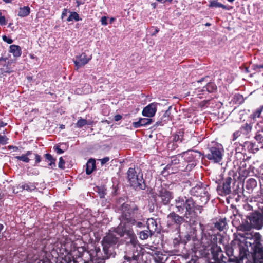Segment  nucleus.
<instances>
[{
	"mask_svg": "<svg viewBox=\"0 0 263 263\" xmlns=\"http://www.w3.org/2000/svg\"><path fill=\"white\" fill-rule=\"evenodd\" d=\"M22 190H25L28 191H32L36 189V186L34 183H28L22 185Z\"/></svg>",
	"mask_w": 263,
	"mask_h": 263,
	"instance_id": "aec40b11",
	"label": "nucleus"
},
{
	"mask_svg": "<svg viewBox=\"0 0 263 263\" xmlns=\"http://www.w3.org/2000/svg\"><path fill=\"white\" fill-rule=\"evenodd\" d=\"M91 58V55L88 57L85 53H82L77 56L73 62L77 68L79 69L87 64Z\"/></svg>",
	"mask_w": 263,
	"mask_h": 263,
	"instance_id": "423d86ee",
	"label": "nucleus"
},
{
	"mask_svg": "<svg viewBox=\"0 0 263 263\" xmlns=\"http://www.w3.org/2000/svg\"><path fill=\"white\" fill-rule=\"evenodd\" d=\"M87 124V120L82 118H80L76 124L78 128H81Z\"/></svg>",
	"mask_w": 263,
	"mask_h": 263,
	"instance_id": "4be33fe9",
	"label": "nucleus"
},
{
	"mask_svg": "<svg viewBox=\"0 0 263 263\" xmlns=\"http://www.w3.org/2000/svg\"><path fill=\"white\" fill-rule=\"evenodd\" d=\"M159 32V29L158 28L155 29V32H154L152 35H155L156 33H157Z\"/></svg>",
	"mask_w": 263,
	"mask_h": 263,
	"instance_id": "c03bdc74",
	"label": "nucleus"
},
{
	"mask_svg": "<svg viewBox=\"0 0 263 263\" xmlns=\"http://www.w3.org/2000/svg\"><path fill=\"white\" fill-rule=\"evenodd\" d=\"M159 104L158 103H152L145 107L142 110V115L147 117H153L155 116L157 105Z\"/></svg>",
	"mask_w": 263,
	"mask_h": 263,
	"instance_id": "0eeeda50",
	"label": "nucleus"
},
{
	"mask_svg": "<svg viewBox=\"0 0 263 263\" xmlns=\"http://www.w3.org/2000/svg\"><path fill=\"white\" fill-rule=\"evenodd\" d=\"M128 178L131 186L142 189L144 186L141 176L137 175L134 168H129L127 172Z\"/></svg>",
	"mask_w": 263,
	"mask_h": 263,
	"instance_id": "f257e3e1",
	"label": "nucleus"
},
{
	"mask_svg": "<svg viewBox=\"0 0 263 263\" xmlns=\"http://www.w3.org/2000/svg\"><path fill=\"white\" fill-rule=\"evenodd\" d=\"M8 138L5 136L0 135V144H5L7 143Z\"/></svg>",
	"mask_w": 263,
	"mask_h": 263,
	"instance_id": "a878e982",
	"label": "nucleus"
},
{
	"mask_svg": "<svg viewBox=\"0 0 263 263\" xmlns=\"http://www.w3.org/2000/svg\"><path fill=\"white\" fill-rule=\"evenodd\" d=\"M65 161L63 159L62 157H60L59 159V162L58 164L59 167L62 169L64 168Z\"/></svg>",
	"mask_w": 263,
	"mask_h": 263,
	"instance_id": "c85d7f7f",
	"label": "nucleus"
},
{
	"mask_svg": "<svg viewBox=\"0 0 263 263\" xmlns=\"http://www.w3.org/2000/svg\"><path fill=\"white\" fill-rule=\"evenodd\" d=\"M185 205V201L183 199L179 198L176 200V206L178 209V211L182 213L184 210Z\"/></svg>",
	"mask_w": 263,
	"mask_h": 263,
	"instance_id": "dca6fc26",
	"label": "nucleus"
},
{
	"mask_svg": "<svg viewBox=\"0 0 263 263\" xmlns=\"http://www.w3.org/2000/svg\"><path fill=\"white\" fill-rule=\"evenodd\" d=\"M61 127V128H62V129L64 128V125H62L61 126V127Z\"/></svg>",
	"mask_w": 263,
	"mask_h": 263,
	"instance_id": "603ef678",
	"label": "nucleus"
},
{
	"mask_svg": "<svg viewBox=\"0 0 263 263\" xmlns=\"http://www.w3.org/2000/svg\"><path fill=\"white\" fill-rule=\"evenodd\" d=\"M181 159L180 155L172 157L170 163L168 164L162 171V174L165 176L168 174L175 173L177 171V168L175 165L178 164Z\"/></svg>",
	"mask_w": 263,
	"mask_h": 263,
	"instance_id": "f03ea898",
	"label": "nucleus"
},
{
	"mask_svg": "<svg viewBox=\"0 0 263 263\" xmlns=\"http://www.w3.org/2000/svg\"><path fill=\"white\" fill-rule=\"evenodd\" d=\"M109 160H110V159L108 157L102 158V159H100L101 163L102 165H104L106 163H107L108 161H109Z\"/></svg>",
	"mask_w": 263,
	"mask_h": 263,
	"instance_id": "7c9ffc66",
	"label": "nucleus"
},
{
	"mask_svg": "<svg viewBox=\"0 0 263 263\" xmlns=\"http://www.w3.org/2000/svg\"><path fill=\"white\" fill-rule=\"evenodd\" d=\"M249 181H250L251 183H252V184H255V183H256V181H255V179H250V180H249Z\"/></svg>",
	"mask_w": 263,
	"mask_h": 263,
	"instance_id": "37998d69",
	"label": "nucleus"
},
{
	"mask_svg": "<svg viewBox=\"0 0 263 263\" xmlns=\"http://www.w3.org/2000/svg\"><path fill=\"white\" fill-rule=\"evenodd\" d=\"M258 67L260 68H263V64L262 65H259Z\"/></svg>",
	"mask_w": 263,
	"mask_h": 263,
	"instance_id": "8fccbe9b",
	"label": "nucleus"
},
{
	"mask_svg": "<svg viewBox=\"0 0 263 263\" xmlns=\"http://www.w3.org/2000/svg\"><path fill=\"white\" fill-rule=\"evenodd\" d=\"M174 140L175 141H178L179 140V136L178 135L175 136Z\"/></svg>",
	"mask_w": 263,
	"mask_h": 263,
	"instance_id": "79ce46f5",
	"label": "nucleus"
},
{
	"mask_svg": "<svg viewBox=\"0 0 263 263\" xmlns=\"http://www.w3.org/2000/svg\"><path fill=\"white\" fill-rule=\"evenodd\" d=\"M226 222L223 220H221L215 223V227L220 231H222L226 227Z\"/></svg>",
	"mask_w": 263,
	"mask_h": 263,
	"instance_id": "5701e85b",
	"label": "nucleus"
},
{
	"mask_svg": "<svg viewBox=\"0 0 263 263\" xmlns=\"http://www.w3.org/2000/svg\"><path fill=\"white\" fill-rule=\"evenodd\" d=\"M206 89L209 91H213L216 89V86L212 83H209L206 85Z\"/></svg>",
	"mask_w": 263,
	"mask_h": 263,
	"instance_id": "bb28decb",
	"label": "nucleus"
},
{
	"mask_svg": "<svg viewBox=\"0 0 263 263\" xmlns=\"http://www.w3.org/2000/svg\"><path fill=\"white\" fill-rule=\"evenodd\" d=\"M31 154V151H27L25 154H23L21 156H16L15 158L18 160L22 161L24 162L28 163L29 162V159L28 156Z\"/></svg>",
	"mask_w": 263,
	"mask_h": 263,
	"instance_id": "6ab92c4d",
	"label": "nucleus"
},
{
	"mask_svg": "<svg viewBox=\"0 0 263 263\" xmlns=\"http://www.w3.org/2000/svg\"><path fill=\"white\" fill-rule=\"evenodd\" d=\"M160 197L164 204L168 203L173 197L171 193L165 190L161 191Z\"/></svg>",
	"mask_w": 263,
	"mask_h": 263,
	"instance_id": "1a4fd4ad",
	"label": "nucleus"
},
{
	"mask_svg": "<svg viewBox=\"0 0 263 263\" xmlns=\"http://www.w3.org/2000/svg\"><path fill=\"white\" fill-rule=\"evenodd\" d=\"M35 159L36 163H39L41 160V156L37 154L35 155Z\"/></svg>",
	"mask_w": 263,
	"mask_h": 263,
	"instance_id": "f704fd0d",
	"label": "nucleus"
},
{
	"mask_svg": "<svg viewBox=\"0 0 263 263\" xmlns=\"http://www.w3.org/2000/svg\"><path fill=\"white\" fill-rule=\"evenodd\" d=\"M107 17L106 16H103L101 17V22L102 25L104 26H106L107 25Z\"/></svg>",
	"mask_w": 263,
	"mask_h": 263,
	"instance_id": "2f4dec72",
	"label": "nucleus"
},
{
	"mask_svg": "<svg viewBox=\"0 0 263 263\" xmlns=\"http://www.w3.org/2000/svg\"><path fill=\"white\" fill-rule=\"evenodd\" d=\"M133 221H134V222H133V223H132V224H134V222H135V220H133Z\"/></svg>",
	"mask_w": 263,
	"mask_h": 263,
	"instance_id": "4d7b16f0",
	"label": "nucleus"
},
{
	"mask_svg": "<svg viewBox=\"0 0 263 263\" xmlns=\"http://www.w3.org/2000/svg\"><path fill=\"white\" fill-rule=\"evenodd\" d=\"M147 227L150 234L152 235L157 229V224L156 220L153 218L148 219L147 221Z\"/></svg>",
	"mask_w": 263,
	"mask_h": 263,
	"instance_id": "9d476101",
	"label": "nucleus"
},
{
	"mask_svg": "<svg viewBox=\"0 0 263 263\" xmlns=\"http://www.w3.org/2000/svg\"><path fill=\"white\" fill-rule=\"evenodd\" d=\"M169 111L168 110H166L164 114V118H166L167 119L168 118Z\"/></svg>",
	"mask_w": 263,
	"mask_h": 263,
	"instance_id": "a19ab883",
	"label": "nucleus"
},
{
	"mask_svg": "<svg viewBox=\"0 0 263 263\" xmlns=\"http://www.w3.org/2000/svg\"><path fill=\"white\" fill-rule=\"evenodd\" d=\"M180 155L181 159H183L186 162H191L195 158L194 152L191 151L183 152Z\"/></svg>",
	"mask_w": 263,
	"mask_h": 263,
	"instance_id": "9b49d317",
	"label": "nucleus"
},
{
	"mask_svg": "<svg viewBox=\"0 0 263 263\" xmlns=\"http://www.w3.org/2000/svg\"><path fill=\"white\" fill-rule=\"evenodd\" d=\"M55 150L57 151V153L59 154H62L64 152V151L62 150L58 146L55 147Z\"/></svg>",
	"mask_w": 263,
	"mask_h": 263,
	"instance_id": "e433bc0d",
	"label": "nucleus"
},
{
	"mask_svg": "<svg viewBox=\"0 0 263 263\" xmlns=\"http://www.w3.org/2000/svg\"><path fill=\"white\" fill-rule=\"evenodd\" d=\"M209 7H220V8H223V9L229 10V8L227 6H225L216 1H210Z\"/></svg>",
	"mask_w": 263,
	"mask_h": 263,
	"instance_id": "a211bd4d",
	"label": "nucleus"
},
{
	"mask_svg": "<svg viewBox=\"0 0 263 263\" xmlns=\"http://www.w3.org/2000/svg\"><path fill=\"white\" fill-rule=\"evenodd\" d=\"M152 7H153V8H154V9H155V8H156V3H152Z\"/></svg>",
	"mask_w": 263,
	"mask_h": 263,
	"instance_id": "de8ad7c7",
	"label": "nucleus"
},
{
	"mask_svg": "<svg viewBox=\"0 0 263 263\" xmlns=\"http://www.w3.org/2000/svg\"><path fill=\"white\" fill-rule=\"evenodd\" d=\"M157 2L164 4L165 3L168 2L170 3L172 2L173 0H156Z\"/></svg>",
	"mask_w": 263,
	"mask_h": 263,
	"instance_id": "58836bf2",
	"label": "nucleus"
},
{
	"mask_svg": "<svg viewBox=\"0 0 263 263\" xmlns=\"http://www.w3.org/2000/svg\"><path fill=\"white\" fill-rule=\"evenodd\" d=\"M117 242V238L112 233L105 236L102 240L103 250L105 254H107L109 248Z\"/></svg>",
	"mask_w": 263,
	"mask_h": 263,
	"instance_id": "7ed1b4c3",
	"label": "nucleus"
},
{
	"mask_svg": "<svg viewBox=\"0 0 263 263\" xmlns=\"http://www.w3.org/2000/svg\"><path fill=\"white\" fill-rule=\"evenodd\" d=\"M73 20H74L76 21H78L80 20L79 14L76 12H71L70 15L67 19V21L68 22H70L72 21Z\"/></svg>",
	"mask_w": 263,
	"mask_h": 263,
	"instance_id": "412c9836",
	"label": "nucleus"
},
{
	"mask_svg": "<svg viewBox=\"0 0 263 263\" xmlns=\"http://www.w3.org/2000/svg\"><path fill=\"white\" fill-rule=\"evenodd\" d=\"M121 118L122 117L120 115H118L115 116V121H118L120 120L121 119Z\"/></svg>",
	"mask_w": 263,
	"mask_h": 263,
	"instance_id": "ea45409f",
	"label": "nucleus"
},
{
	"mask_svg": "<svg viewBox=\"0 0 263 263\" xmlns=\"http://www.w3.org/2000/svg\"><path fill=\"white\" fill-rule=\"evenodd\" d=\"M236 134H237L236 133H234V135L235 136H236Z\"/></svg>",
	"mask_w": 263,
	"mask_h": 263,
	"instance_id": "5fc2aeb1",
	"label": "nucleus"
},
{
	"mask_svg": "<svg viewBox=\"0 0 263 263\" xmlns=\"http://www.w3.org/2000/svg\"><path fill=\"white\" fill-rule=\"evenodd\" d=\"M3 1L6 3H11L12 1V0H3Z\"/></svg>",
	"mask_w": 263,
	"mask_h": 263,
	"instance_id": "a18cd8bd",
	"label": "nucleus"
},
{
	"mask_svg": "<svg viewBox=\"0 0 263 263\" xmlns=\"http://www.w3.org/2000/svg\"><path fill=\"white\" fill-rule=\"evenodd\" d=\"M222 149L212 147L210 149V153L206 155V157L214 163L219 162L222 158Z\"/></svg>",
	"mask_w": 263,
	"mask_h": 263,
	"instance_id": "39448f33",
	"label": "nucleus"
},
{
	"mask_svg": "<svg viewBox=\"0 0 263 263\" xmlns=\"http://www.w3.org/2000/svg\"><path fill=\"white\" fill-rule=\"evenodd\" d=\"M168 218L172 221L176 223H180L183 221V218L179 216L174 213H172L167 216Z\"/></svg>",
	"mask_w": 263,
	"mask_h": 263,
	"instance_id": "2eb2a0df",
	"label": "nucleus"
},
{
	"mask_svg": "<svg viewBox=\"0 0 263 263\" xmlns=\"http://www.w3.org/2000/svg\"><path fill=\"white\" fill-rule=\"evenodd\" d=\"M252 228L259 230L263 226V217L258 213H252L249 218Z\"/></svg>",
	"mask_w": 263,
	"mask_h": 263,
	"instance_id": "20e7f679",
	"label": "nucleus"
},
{
	"mask_svg": "<svg viewBox=\"0 0 263 263\" xmlns=\"http://www.w3.org/2000/svg\"><path fill=\"white\" fill-rule=\"evenodd\" d=\"M125 259L126 261H125L124 263H137V261L135 259L131 260L129 258H125Z\"/></svg>",
	"mask_w": 263,
	"mask_h": 263,
	"instance_id": "72a5a7b5",
	"label": "nucleus"
},
{
	"mask_svg": "<svg viewBox=\"0 0 263 263\" xmlns=\"http://www.w3.org/2000/svg\"><path fill=\"white\" fill-rule=\"evenodd\" d=\"M10 52L16 57H20L22 53L20 47L15 45H12L10 46Z\"/></svg>",
	"mask_w": 263,
	"mask_h": 263,
	"instance_id": "4468645a",
	"label": "nucleus"
},
{
	"mask_svg": "<svg viewBox=\"0 0 263 263\" xmlns=\"http://www.w3.org/2000/svg\"><path fill=\"white\" fill-rule=\"evenodd\" d=\"M30 8L28 6H24L20 8L18 15L20 17H25L30 13Z\"/></svg>",
	"mask_w": 263,
	"mask_h": 263,
	"instance_id": "f3484780",
	"label": "nucleus"
},
{
	"mask_svg": "<svg viewBox=\"0 0 263 263\" xmlns=\"http://www.w3.org/2000/svg\"><path fill=\"white\" fill-rule=\"evenodd\" d=\"M140 238L142 240L146 239L148 237V234L145 231H142L140 233Z\"/></svg>",
	"mask_w": 263,
	"mask_h": 263,
	"instance_id": "393cba45",
	"label": "nucleus"
},
{
	"mask_svg": "<svg viewBox=\"0 0 263 263\" xmlns=\"http://www.w3.org/2000/svg\"><path fill=\"white\" fill-rule=\"evenodd\" d=\"M68 10L66 9H64L62 13V18H63L65 16H66L67 14Z\"/></svg>",
	"mask_w": 263,
	"mask_h": 263,
	"instance_id": "4c0bfd02",
	"label": "nucleus"
},
{
	"mask_svg": "<svg viewBox=\"0 0 263 263\" xmlns=\"http://www.w3.org/2000/svg\"><path fill=\"white\" fill-rule=\"evenodd\" d=\"M6 20L4 16L0 15V24L2 25L6 24Z\"/></svg>",
	"mask_w": 263,
	"mask_h": 263,
	"instance_id": "473e14b6",
	"label": "nucleus"
},
{
	"mask_svg": "<svg viewBox=\"0 0 263 263\" xmlns=\"http://www.w3.org/2000/svg\"><path fill=\"white\" fill-rule=\"evenodd\" d=\"M236 134H237L236 133H234V135L235 136H236Z\"/></svg>",
	"mask_w": 263,
	"mask_h": 263,
	"instance_id": "6e6d98bb",
	"label": "nucleus"
},
{
	"mask_svg": "<svg viewBox=\"0 0 263 263\" xmlns=\"http://www.w3.org/2000/svg\"><path fill=\"white\" fill-rule=\"evenodd\" d=\"M261 109H258L257 110L255 113H254V117H259L260 114L261 112Z\"/></svg>",
	"mask_w": 263,
	"mask_h": 263,
	"instance_id": "c9c22d12",
	"label": "nucleus"
},
{
	"mask_svg": "<svg viewBox=\"0 0 263 263\" xmlns=\"http://www.w3.org/2000/svg\"><path fill=\"white\" fill-rule=\"evenodd\" d=\"M52 164L53 165V161H50V163L49 164V165L51 166H52Z\"/></svg>",
	"mask_w": 263,
	"mask_h": 263,
	"instance_id": "3c124183",
	"label": "nucleus"
},
{
	"mask_svg": "<svg viewBox=\"0 0 263 263\" xmlns=\"http://www.w3.org/2000/svg\"><path fill=\"white\" fill-rule=\"evenodd\" d=\"M194 202L192 199L189 198L185 200V208L186 212L185 215L187 217V215H190L194 211Z\"/></svg>",
	"mask_w": 263,
	"mask_h": 263,
	"instance_id": "6e6552de",
	"label": "nucleus"
},
{
	"mask_svg": "<svg viewBox=\"0 0 263 263\" xmlns=\"http://www.w3.org/2000/svg\"><path fill=\"white\" fill-rule=\"evenodd\" d=\"M45 156L46 159H47L48 160L50 161H53V165L55 166V160L52 157V156L50 154H46Z\"/></svg>",
	"mask_w": 263,
	"mask_h": 263,
	"instance_id": "cd10ccee",
	"label": "nucleus"
},
{
	"mask_svg": "<svg viewBox=\"0 0 263 263\" xmlns=\"http://www.w3.org/2000/svg\"><path fill=\"white\" fill-rule=\"evenodd\" d=\"M2 39L4 42L8 44H11L13 43V40L7 37L6 35H3L2 36Z\"/></svg>",
	"mask_w": 263,
	"mask_h": 263,
	"instance_id": "c756f323",
	"label": "nucleus"
},
{
	"mask_svg": "<svg viewBox=\"0 0 263 263\" xmlns=\"http://www.w3.org/2000/svg\"><path fill=\"white\" fill-rule=\"evenodd\" d=\"M193 190H195L196 192H198V193H199L200 194H197V195H200V196H202L201 195V192H203V194L204 195V196H206V194H207V192L205 191V190L202 187H196L194 189H193Z\"/></svg>",
	"mask_w": 263,
	"mask_h": 263,
	"instance_id": "b1692460",
	"label": "nucleus"
},
{
	"mask_svg": "<svg viewBox=\"0 0 263 263\" xmlns=\"http://www.w3.org/2000/svg\"><path fill=\"white\" fill-rule=\"evenodd\" d=\"M86 172L88 175L90 174L96 167V162L93 159H90L86 163Z\"/></svg>",
	"mask_w": 263,
	"mask_h": 263,
	"instance_id": "ddd939ff",
	"label": "nucleus"
},
{
	"mask_svg": "<svg viewBox=\"0 0 263 263\" xmlns=\"http://www.w3.org/2000/svg\"><path fill=\"white\" fill-rule=\"evenodd\" d=\"M115 20V18L114 17H111L110 18V23H112Z\"/></svg>",
	"mask_w": 263,
	"mask_h": 263,
	"instance_id": "49530a36",
	"label": "nucleus"
},
{
	"mask_svg": "<svg viewBox=\"0 0 263 263\" xmlns=\"http://www.w3.org/2000/svg\"><path fill=\"white\" fill-rule=\"evenodd\" d=\"M229 2H233L235 0H228Z\"/></svg>",
	"mask_w": 263,
	"mask_h": 263,
	"instance_id": "864d4df0",
	"label": "nucleus"
},
{
	"mask_svg": "<svg viewBox=\"0 0 263 263\" xmlns=\"http://www.w3.org/2000/svg\"><path fill=\"white\" fill-rule=\"evenodd\" d=\"M152 123V120L150 119L143 118L140 119L138 121L133 123V126L138 128L141 126L150 124Z\"/></svg>",
	"mask_w": 263,
	"mask_h": 263,
	"instance_id": "f8f14e48",
	"label": "nucleus"
},
{
	"mask_svg": "<svg viewBox=\"0 0 263 263\" xmlns=\"http://www.w3.org/2000/svg\"><path fill=\"white\" fill-rule=\"evenodd\" d=\"M137 224L138 227H140L142 225V223L141 222H138Z\"/></svg>",
	"mask_w": 263,
	"mask_h": 263,
	"instance_id": "09e8293b",
	"label": "nucleus"
}]
</instances>
